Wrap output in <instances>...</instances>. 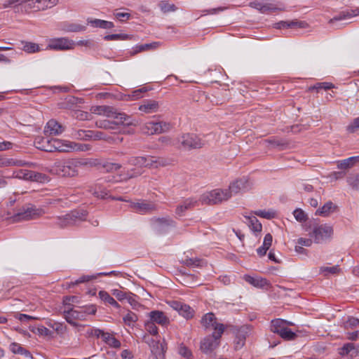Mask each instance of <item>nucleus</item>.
Listing matches in <instances>:
<instances>
[{"instance_id":"f257e3e1","label":"nucleus","mask_w":359,"mask_h":359,"mask_svg":"<svg viewBox=\"0 0 359 359\" xmlns=\"http://www.w3.org/2000/svg\"><path fill=\"white\" fill-rule=\"evenodd\" d=\"M57 2L58 0H8L4 7L22 6L26 13H32L50 8L57 5Z\"/></svg>"},{"instance_id":"f03ea898","label":"nucleus","mask_w":359,"mask_h":359,"mask_svg":"<svg viewBox=\"0 0 359 359\" xmlns=\"http://www.w3.org/2000/svg\"><path fill=\"white\" fill-rule=\"evenodd\" d=\"M90 111L91 113L97 115L114 118L117 124H132L130 117L129 116L126 115L124 113L118 112L115 108L111 106H93L90 108Z\"/></svg>"},{"instance_id":"7ed1b4c3","label":"nucleus","mask_w":359,"mask_h":359,"mask_svg":"<svg viewBox=\"0 0 359 359\" xmlns=\"http://www.w3.org/2000/svg\"><path fill=\"white\" fill-rule=\"evenodd\" d=\"M76 158H70L55 162L52 171L62 177H75L79 173Z\"/></svg>"},{"instance_id":"20e7f679","label":"nucleus","mask_w":359,"mask_h":359,"mask_svg":"<svg viewBox=\"0 0 359 359\" xmlns=\"http://www.w3.org/2000/svg\"><path fill=\"white\" fill-rule=\"evenodd\" d=\"M230 194L227 189H215L203 194L199 198L202 204L215 205L226 201L230 198Z\"/></svg>"},{"instance_id":"39448f33","label":"nucleus","mask_w":359,"mask_h":359,"mask_svg":"<svg viewBox=\"0 0 359 359\" xmlns=\"http://www.w3.org/2000/svg\"><path fill=\"white\" fill-rule=\"evenodd\" d=\"M11 177L40 183H44L49 180L48 177L45 174L26 169L13 170Z\"/></svg>"},{"instance_id":"423d86ee","label":"nucleus","mask_w":359,"mask_h":359,"mask_svg":"<svg viewBox=\"0 0 359 359\" xmlns=\"http://www.w3.org/2000/svg\"><path fill=\"white\" fill-rule=\"evenodd\" d=\"M178 148L189 150L192 149H199L205 145L203 141L198 136L195 134H184L177 137Z\"/></svg>"},{"instance_id":"0eeeda50","label":"nucleus","mask_w":359,"mask_h":359,"mask_svg":"<svg viewBox=\"0 0 359 359\" xmlns=\"http://www.w3.org/2000/svg\"><path fill=\"white\" fill-rule=\"evenodd\" d=\"M333 227L329 224H323L313 227L310 233L316 243H323V242L330 240L333 236Z\"/></svg>"},{"instance_id":"6e6552de","label":"nucleus","mask_w":359,"mask_h":359,"mask_svg":"<svg viewBox=\"0 0 359 359\" xmlns=\"http://www.w3.org/2000/svg\"><path fill=\"white\" fill-rule=\"evenodd\" d=\"M76 43L66 37L53 38L49 40L47 49L54 50H69L75 48Z\"/></svg>"},{"instance_id":"1a4fd4ad","label":"nucleus","mask_w":359,"mask_h":359,"mask_svg":"<svg viewBox=\"0 0 359 359\" xmlns=\"http://www.w3.org/2000/svg\"><path fill=\"white\" fill-rule=\"evenodd\" d=\"M171 125L170 123L164 121H149L142 128L144 133L147 135L159 134L170 130Z\"/></svg>"},{"instance_id":"9d476101","label":"nucleus","mask_w":359,"mask_h":359,"mask_svg":"<svg viewBox=\"0 0 359 359\" xmlns=\"http://www.w3.org/2000/svg\"><path fill=\"white\" fill-rule=\"evenodd\" d=\"M222 334L214 332L212 335L207 336L201 342V349L205 353H210L219 344V339Z\"/></svg>"},{"instance_id":"9b49d317","label":"nucleus","mask_w":359,"mask_h":359,"mask_svg":"<svg viewBox=\"0 0 359 359\" xmlns=\"http://www.w3.org/2000/svg\"><path fill=\"white\" fill-rule=\"evenodd\" d=\"M251 187V182L247 177H243L231 182L227 190L229 191L231 198L233 195L249 190Z\"/></svg>"},{"instance_id":"f8f14e48","label":"nucleus","mask_w":359,"mask_h":359,"mask_svg":"<svg viewBox=\"0 0 359 359\" xmlns=\"http://www.w3.org/2000/svg\"><path fill=\"white\" fill-rule=\"evenodd\" d=\"M45 213L41 208H36L34 206L27 208L26 210L18 212L14 216L15 221L29 220L37 218Z\"/></svg>"},{"instance_id":"ddd939ff","label":"nucleus","mask_w":359,"mask_h":359,"mask_svg":"<svg viewBox=\"0 0 359 359\" xmlns=\"http://www.w3.org/2000/svg\"><path fill=\"white\" fill-rule=\"evenodd\" d=\"M250 6L259 10L262 13H269L278 10H283L281 4L275 3L272 1L262 2L255 1L252 2Z\"/></svg>"},{"instance_id":"4468645a","label":"nucleus","mask_w":359,"mask_h":359,"mask_svg":"<svg viewBox=\"0 0 359 359\" xmlns=\"http://www.w3.org/2000/svg\"><path fill=\"white\" fill-rule=\"evenodd\" d=\"M34 163L19 158L0 156V168L4 167H33Z\"/></svg>"},{"instance_id":"2eb2a0df","label":"nucleus","mask_w":359,"mask_h":359,"mask_svg":"<svg viewBox=\"0 0 359 359\" xmlns=\"http://www.w3.org/2000/svg\"><path fill=\"white\" fill-rule=\"evenodd\" d=\"M201 324L207 329L212 328L215 332H219V334H223L224 331V325L217 322L212 313H206L201 319Z\"/></svg>"},{"instance_id":"dca6fc26","label":"nucleus","mask_w":359,"mask_h":359,"mask_svg":"<svg viewBox=\"0 0 359 359\" xmlns=\"http://www.w3.org/2000/svg\"><path fill=\"white\" fill-rule=\"evenodd\" d=\"M64 318L67 322L74 327H82L83 325L78 324L76 320H84V316L82 314L80 309H68L63 311Z\"/></svg>"},{"instance_id":"f3484780","label":"nucleus","mask_w":359,"mask_h":359,"mask_svg":"<svg viewBox=\"0 0 359 359\" xmlns=\"http://www.w3.org/2000/svg\"><path fill=\"white\" fill-rule=\"evenodd\" d=\"M168 304L172 309L177 311L184 318L189 319L193 317L194 310L189 305L178 301H171Z\"/></svg>"},{"instance_id":"a211bd4d","label":"nucleus","mask_w":359,"mask_h":359,"mask_svg":"<svg viewBox=\"0 0 359 359\" xmlns=\"http://www.w3.org/2000/svg\"><path fill=\"white\" fill-rule=\"evenodd\" d=\"M130 206L135 212L141 214L149 212L156 209L155 204L144 201L131 202Z\"/></svg>"},{"instance_id":"6ab92c4d","label":"nucleus","mask_w":359,"mask_h":359,"mask_svg":"<svg viewBox=\"0 0 359 359\" xmlns=\"http://www.w3.org/2000/svg\"><path fill=\"white\" fill-rule=\"evenodd\" d=\"M64 130L65 127L54 119L48 121L44 128L45 134L48 135H59Z\"/></svg>"},{"instance_id":"aec40b11","label":"nucleus","mask_w":359,"mask_h":359,"mask_svg":"<svg viewBox=\"0 0 359 359\" xmlns=\"http://www.w3.org/2000/svg\"><path fill=\"white\" fill-rule=\"evenodd\" d=\"M53 142V147L55 149L61 152H72L74 151L75 142L69 140H61L54 139L52 140Z\"/></svg>"},{"instance_id":"412c9836","label":"nucleus","mask_w":359,"mask_h":359,"mask_svg":"<svg viewBox=\"0 0 359 359\" xmlns=\"http://www.w3.org/2000/svg\"><path fill=\"white\" fill-rule=\"evenodd\" d=\"M160 108V104L158 101L154 100H145L139 106L138 109L144 114L156 113Z\"/></svg>"},{"instance_id":"4be33fe9","label":"nucleus","mask_w":359,"mask_h":359,"mask_svg":"<svg viewBox=\"0 0 359 359\" xmlns=\"http://www.w3.org/2000/svg\"><path fill=\"white\" fill-rule=\"evenodd\" d=\"M198 205V201L194 198H189L183 201L182 204H180L175 210V213L180 216L182 215L184 212L190 210Z\"/></svg>"},{"instance_id":"5701e85b","label":"nucleus","mask_w":359,"mask_h":359,"mask_svg":"<svg viewBox=\"0 0 359 359\" xmlns=\"http://www.w3.org/2000/svg\"><path fill=\"white\" fill-rule=\"evenodd\" d=\"M150 320L162 326H166L169 324V318L163 311H153L149 313Z\"/></svg>"},{"instance_id":"b1692460","label":"nucleus","mask_w":359,"mask_h":359,"mask_svg":"<svg viewBox=\"0 0 359 359\" xmlns=\"http://www.w3.org/2000/svg\"><path fill=\"white\" fill-rule=\"evenodd\" d=\"M168 164L167 161L160 157L151 156H145L144 167L149 168H157L161 166H165Z\"/></svg>"},{"instance_id":"393cba45","label":"nucleus","mask_w":359,"mask_h":359,"mask_svg":"<svg viewBox=\"0 0 359 359\" xmlns=\"http://www.w3.org/2000/svg\"><path fill=\"white\" fill-rule=\"evenodd\" d=\"M246 219L245 223L254 233H260L262 230V225L255 215H244Z\"/></svg>"},{"instance_id":"a878e982","label":"nucleus","mask_w":359,"mask_h":359,"mask_svg":"<svg viewBox=\"0 0 359 359\" xmlns=\"http://www.w3.org/2000/svg\"><path fill=\"white\" fill-rule=\"evenodd\" d=\"M359 163V156H351L348 158L337 161V166L341 170H348Z\"/></svg>"},{"instance_id":"bb28decb","label":"nucleus","mask_w":359,"mask_h":359,"mask_svg":"<svg viewBox=\"0 0 359 359\" xmlns=\"http://www.w3.org/2000/svg\"><path fill=\"white\" fill-rule=\"evenodd\" d=\"M358 13V11L357 10H348L342 11L338 15H335L333 18L330 19L329 22L332 24L335 21L348 20L354 16H356Z\"/></svg>"},{"instance_id":"cd10ccee","label":"nucleus","mask_w":359,"mask_h":359,"mask_svg":"<svg viewBox=\"0 0 359 359\" xmlns=\"http://www.w3.org/2000/svg\"><path fill=\"white\" fill-rule=\"evenodd\" d=\"M337 208V206L331 201L325 203L321 208H318L316 212V215L327 217L330 213L333 212Z\"/></svg>"},{"instance_id":"c85d7f7f","label":"nucleus","mask_w":359,"mask_h":359,"mask_svg":"<svg viewBox=\"0 0 359 359\" xmlns=\"http://www.w3.org/2000/svg\"><path fill=\"white\" fill-rule=\"evenodd\" d=\"M287 327V321L278 318L271 320L270 330L273 333L279 334Z\"/></svg>"},{"instance_id":"c756f323","label":"nucleus","mask_w":359,"mask_h":359,"mask_svg":"<svg viewBox=\"0 0 359 359\" xmlns=\"http://www.w3.org/2000/svg\"><path fill=\"white\" fill-rule=\"evenodd\" d=\"M244 279L246 282L257 287H264L269 285L267 280L265 278L258 277L255 278L246 275L244 276Z\"/></svg>"},{"instance_id":"7c9ffc66","label":"nucleus","mask_w":359,"mask_h":359,"mask_svg":"<svg viewBox=\"0 0 359 359\" xmlns=\"http://www.w3.org/2000/svg\"><path fill=\"white\" fill-rule=\"evenodd\" d=\"M99 297L104 303L111 305L115 308H120V305L106 291L101 290L98 293Z\"/></svg>"},{"instance_id":"2f4dec72","label":"nucleus","mask_w":359,"mask_h":359,"mask_svg":"<svg viewBox=\"0 0 359 359\" xmlns=\"http://www.w3.org/2000/svg\"><path fill=\"white\" fill-rule=\"evenodd\" d=\"M93 132L91 130H79L72 133V137L76 140H88L93 138Z\"/></svg>"},{"instance_id":"473e14b6","label":"nucleus","mask_w":359,"mask_h":359,"mask_svg":"<svg viewBox=\"0 0 359 359\" xmlns=\"http://www.w3.org/2000/svg\"><path fill=\"white\" fill-rule=\"evenodd\" d=\"M10 350L12 353L15 354H20L25 355L27 358H32V354L30 352L22 346L20 344L13 342L10 345Z\"/></svg>"},{"instance_id":"72a5a7b5","label":"nucleus","mask_w":359,"mask_h":359,"mask_svg":"<svg viewBox=\"0 0 359 359\" xmlns=\"http://www.w3.org/2000/svg\"><path fill=\"white\" fill-rule=\"evenodd\" d=\"M88 22L95 27H100L102 29H111L114 27V23L112 22L103 20H88Z\"/></svg>"},{"instance_id":"f704fd0d","label":"nucleus","mask_w":359,"mask_h":359,"mask_svg":"<svg viewBox=\"0 0 359 359\" xmlns=\"http://www.w3.org/2000/svg\"><path fill=\"white\" fill-rule=\"evenodd\" d=\"M78 168L81 166L94 167L100 164L97 158H76Z\"/></svg>"},{"instance_id":"c9c22d12","label":"nucleus","mask_w":359,"mask_h":359,"mask_svg":"<svg viewBox=\"0 0 359 359\" xmlns=\"http://www.w3.org/2000/svg\"><path fill=\"white\" fill-rule=\"evenodd\" d=\"M22 43L23 44L22 50L26 53H34L41 50V48L37 43L27 41H22Z\"/></svg>"},{"instance_id":"e433bc0d","label":"nucleus","mask_w":359,"mask_h":359,"mask_svg":"<svg viewBox=\"0 0 359 359\" xmlns=\"http://www.w3.org/2000/svg\"><path fill=\"white\" fill-rule=\"evenodd\" d=\"M184 263L186 266L191 267H203L207 264L206 262L198 258H187Z\"/></svg>"},{"instance_id":"4c0bfd02","label":"nucleus","mask_w":359,"mask_h":359,"mask_svg":"<svg viewBox=\"0 0 359 359\" xmlns=\"http://www.w3.org/2000/svg\"><path fill=\"white\" fill-rule=\"evenodd\" d=\"M69 213L74 223L76 222L77 221L86 220L88 215L87 212L84 210H75L71 211Z\"/></svg>"},{"instance_id":"58836bf2","label":"nucleus","mask_w":359,"mask_h":359,"mask_svg":"<svg viewBox=\"0 0 359 359\" xmlns=\"http://www.w3.org/2000/svg\"><path fill=\"white\" fill-rule=\"evenodd\" d=\"M171 222L172 221L169 219H158L155 224V229L159 233H163L170 226Z\"/></svg>"},{"instance_id":"ea45409f","label":"nucleus","mask_w":359,"mask_h":359,"mask_svg":"<svg viewBox=\"0 0 359 359\" xmlns=\"http://www.w3.org/2000/svg\"><path fill=\"white\" fill-rule=\"evenodd\" d=\"M56 219L57 224L61 227L74 224L72 217L70 216V213H67L62 216H58L57 217Z\"/></svg>"},{"instance_id":"a19ab883","label":"nucleus","mask_w":359,"mask_h":359,"mask_svg":"<svg viewBox=\"0 0 359 359\" xmlns=\"http://www.w3.org/2000/svg\"><path fill=\"white\" fill-rule=\"evenodd\" d=\"M159 45L158 42H154L151 43H145L137 46L133 50V54H135L140 52L145 51L149 49H155Z\"/></svg>"},{"instance_id":"79ce46f5","label":"nucleus","mask_w":359,"mask_h":359,"mask_svg":"<svg viewBox=\"0 0 359 359\" xmlns=\"http://www.w3.org/2000/svg\"><path fill=\"white\" fill-rule=\"evenodd\" d=\"M123 322L126 325L128 326H133V324L137 321L138 318L137 316L132 312L129 311L123 318Z\"/></svg>"},{"instance_id":"37998d69","label":"nucleus","mask_w":359,"mask_h":359,"mask_svg":"<svg viewBox=\"0 0 359 359\" xmlns=\"http://www.w3.org/2000/svg\"><path fill=\"white\" fill-rule=\"evenodd\" d=\"M279 336L285 340H293L297 337V334L292 332L288 327H286L283 331H282Z\"/></svg>"},{"instance_id":"c03bdc74","label":"nucleus","mask_w":359,"mask_h":359,"mask_svg":"<svg viewBox=\"0 0 359 359\" xmlns=\"http://www.w3.org/2000/svg\"><path fill=\"white\" fill-rule=\"evenodd\" d=\"M339 271L340 269L338 265L333 266H322L320 268V272L323 273L325 276H327L329 274H336L339 273Z\"/></svg>"},{"instance_id":"a18cd8bd","label":"nucleus","mask_w":359,"mask_h":359,"mask_svg":"<svg viewBox=\"0 0 359 359\" xmlns=\"http://www.w3.org/2000/svg\"><path fill=\"white\" fill-rule=\"evenodd\" d=\"M359 325V319L353 316L348 317L346 320L344 322V327L346 330L353 329Z\"/></svg>"},{"instance_id":"49530a36","label":"nucleus","mask_w":359,"mask_h":359,"mask_svg":"<svg viewBox=\"0 0 359 359\" xmlns=\"http://www.w3.org/2000/svg\"><path fill=\"white\" fill-rule=\"evenodd\" d=\"M254 213L257 216H259V217H263V218H266V219H272V218L275 217V216L276 215V211H274V210H259L255 211Z\"/></svg>"},{"instance_id":"de8ad7c7","label":"nucleus","mask_w":359,"mask_h":359,"mask_svg":"<svg viewBox=\"0 0 359 359\" xmlns=\"http://www.w3.org/2000/svg\"><path fill=\"white\" fill-rule=\"evenodd\" d=\"M114 124H117L116 121L114 122H111L108 120H98L95 122V125L97 128L104 129H114Z\"/></svg>"},{"instance_id":"09e8293b","label":"nucleus","mask_w":359,"mask_h":359,"mask_svg":"<svg viewBox=\"0 0 359 359\" xmlns=\"http://www.w3.org/2000/svg\"><path fill=\"white\" fill-rule=\"evenodd\" d=\"M159 6H160L161 10L163 13L172 12V11H175L176 10V7H175V4H170L168 1H161L159 4Z\"/></svg>"},{"instance_id":"8fccbe9b","label":"nucleus","mask_w":359,"mask_h":359,"mask_svg":"<svg viewBox=\"0 0 359 359\" xmlns=\"http://www.w3.org/2000/svg\"><path fill=\"white\" fill-rule=\"evenodd\" d=\"M79 309H80L82 314L84 316V320L86 319V317L88 315H94L97 311L96 306L93 304L89 305L88 306L79 308Z\"/></svg>"},{"instance_id":"3c124183","label":"nucleus","mask_w":359,"mask_h":359,"mask_svg":"<svg viewBox=\"0 0 359 359\" xmlns=\"http://www.w3.org/2000/svg\"><path fill=\"white\" fill-rule=\"evenodd\" d=\"M104 39L107 41L127 40L130 39L129 35L124 34H113L106 35Z\"/></svg>"},{"instance_id":"603ef678","label":"nucleus","mask_w":359,"mask_h":359,"mask_svg":"<svg viewBox=\"0 0 359 359\" xmlns=\"http://www.w3.org/2000/svg\"><path fill=\"white\" fill-rule=\"evenodd\" d=\"M128 163L133 165L144 167L145 156L131 157L129 158Z\"/></svg>"},{"instance_id":"864d4df0","label":"nucleus","mask_w":359,"mask_h":359,"mask_svg":"<svg viewBox=\"0 0 359 359\" xmlns=\"http://www.w3.org/2000/svg\"><path fill=\"white\" fill-rule=\"evenodd\" d=\"M147 91V88L145 87L139 88L133 91L131 95H128L127 96L131 100H135L142 97V94Z\"/></svg>"},{"instance_id":"5fc2aeb1","label":"nucleus","mask_w":359,"mask_h":359,"mask_svg":"<svg viewBox=\"0 0 359 359\" xmlns=\"http://www.w3.org/2000/svg\"><path fill=\"white\" fill-rule=\"evenodd\" d=\"M102 167L107 172H113L119 170L121 168V165L116 163L106 162L102 165Z\"/></svg>"},{"instance_id":"6e6d98bb","label":"nucleus","mask_w":359,"mask_h":359,"mask_svg":"<svg viewBox=\"0 0 359 359\" xmlns=\"http://www.w3.org/2000/svg\"><path fill=\"white\" fill-rule=\"evenodd\" d=\"M294 218L300 222H305L307 219V216L302 209H296L293 212Z\"/></svg>"},{"instance_id":"4d7b16f0","label":"nucleus","mask_w":359,"mask_h":359,"mask_svg":"<svg viewBox=\"0 0 359 359\" xmlns=\"http://www.w3.org/2000/svg\"><path fill=\"white\" fill-rule=\"evenodd\" d=\"M145 329L149 334L152 335L158 334V327L151 320H149L145 323Z\"/></svg>"},{"instance_id":"13d9d810","label":"nucleus","mask_w":359,"mask_h":359,"mask_svg":"<svg viewBox=\"0 0 359 359\" xmlns=\"http://www.w3.org/2000/svg\"><path fill=\"white\" fill-rule=\"evenodd\" d=\"M332 88H334V85L332 83L323 82V83H318L316 85L311 86L310 88V90H313V89L318 90V89H322V88H323L325 90H329Z\"/></svg>"},{"instance_id":"bf43d9fd","label":"nucleus","mask_w":359,"mask_h":359,"mask_svg":"<svg viewBox=\"0 0 359 359\" xmlns=\"http://www.w3.org/2000/svg\"><path fill=\"white\" fill-rule=\"evenodd\" d=\"M354 345L352 343H347L344 345V346L341 348L339 353L341 355H346L349 354L352 351L354 350Z\"/></svg>"},{"instance_id":"052dcab7","label":"nucleus","mask_w":359,"mask_h":359,"mask_svg":"<svg viewBox=\"0 0 359 359\" xmlns=\"http://www.w3.org/2000/svg\"><path fill=\"white\" fill-rule=\"evenodd\" d=\"M303 24L304 22H280V23H278V27L279 28H287V27H294V26H299L300 27H303Z\"/></svg>"},{"instance_id":"680f3d73","label":"nucleus","mask_w":359,"mask_h":359,"mask_svg":"<svg viewBox=\"0 0 359 359\" xmlns=\"http://www.w3.org/2000/svg\"><path fill=\"white\" fill-rule=\"evenodd\" d=\"M347 182L353 188L359 189V175L354 177H348Z\"/></svg>"},{"instance_id":"e2e57ef3","label":"nucleus","mask_w":359,"mask_h":359,"mask_svg":"<svg viewBox=\"0 0 359 359\" xmlns=\"http://www.w3.org/2000/svg\"><path fill=\"white\" fill-rule=\"evenodd\" d=\"M359 130V117L355 118L348 126L347 130L349 133H355Z\"/></svg>"},{"instance_id":"0e129e2a","label":"nucleus","mask_w":359,"mask_h":359,"mask_svg":"<svg viewBox=\"0 0 359 359\" xmlns=\"http://www.w3.org/2000/svg\"><path fill=\"white\" fill-rule=\"evenodd\" d=\"M92 147L88 144H81L75 142L74 151H87L90 150Z\"/></svg>"},{"instance_id":"69168bd1","label":"nucleus","mask_w":359,"mask_h":359,"mask_svg":"<svg viewBox=\"0 0 359 359\" xmlns=\"http://www.w3.org/2000/svg\"><path fill=\"white\" fill-rule=\"evenodd\" d=\"M159 142L165 145H173L178 147L177 139L175 141H172L170 137H161L159 138Z\"/></svg>"},{"instance_id":"338daca9","label":"nucleus","mask_w":359,"mask_h":359,"mask_svg":"<svg viewBox=\"0 0 359 359\" xmlns=\"http://www.w3.org/2000/svg\"><path fill=\"white\" fill-rule=\"evenodd\" d=\"M14 317L16 319H18L21 322H27V321H28L29 320H36V319H37L36 317H34V316H29V315H27V314H23V313H16V314H15Z\"/></svg>"},{"instance_id":"774afa93","label":"nucleus","mask_w":359,"mask_h":359,"mask_svg":"<svg viewBox=\"0 0 359 359\" xmlns=\"http://www.w3.org/2000/svg\"><path fill=\"white\" fill-rule=\"evenodd\" d=\"M111 293L119 301H122V300L126 299V294L120 290H118V289L112 290Z\"/></svg>"}]
</instances>
